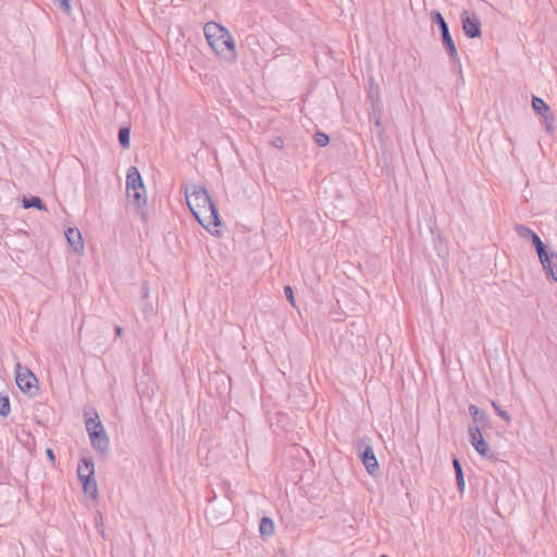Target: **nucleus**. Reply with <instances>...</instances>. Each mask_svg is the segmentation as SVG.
I'll use <instances>...</instances> for the list:
<instances>
[{
    "mask_svg": "<svg viewBox=\"0 0 557 557\" xmlns=\"http://www.w3.org/2000/svg\"><path fill=\"white\" fill-rule=\"evenodd\" d=\"M532 108L536 114L543 117L546 131L552 133L554 131L553 124L555 122V117L550 113L548 104L542 98L533 96Z\"/></svg>",
    "mask_w": 557,
    "mask_h": 557,
    "instance_id": "1a4fd4ad",
    "label": "nucleus"
},
{
    "mask_svg": "<svg viewBox=\"0 0 557 557\" xmlns=\"http://www.w3.org/2000/svg\"><path fill=\"white\" fill-rule=\"evenodd\" d=\"M368 97L373 110H375L380 104V86L374 82L373 77L369 79Z\"/></svg>",
    "mask_w": 557,
    "mask_h": 557,
    "instance_id": "6ab92c4d",
    "label": "nucleus"
},
{
    "mask_svg": "<svg viewBox=\"0 0 557 557\" xmlns=\"http://www.w3.org/2000/svg\"><path fill=\"white\" fill-rule=\"evenodd\" d=\"M144 187L145 185L138 169L136 166H131L126 174V193L132 190L144 191Z\"/></svg>",
    "mask_w": 557,
    "mask_h": 557,
    "instance_id": "f8f14e48",
    "label": "nucleus"
},
{
    "mask_svg": "<svg viewBox=\"0 0 557 557\" xmlns=\"http://www.w3.org/2000/svg\"><path fill=\"white\" fill-rule=\"evenodd\" d=\"M46 454L50 460H52V461L54 460V453L51 448H47Z\"/></svg>",
    "mask_w": 557,
    "mask_h": 557,
    "instance_id": "f704fd0d",
    "label": "nucleus"
},
{
    "mask_svg": "<svg viewBox=\"0 0 557 557\" xmlns=\"http://www.w3.org/2000/svg\"><path fill=\"white\" fill-rule=\"evenodd\" d=\"M128 199H131L137 207V212L143 220H146V211L144 210V206L147 202L146 190H132L126 193Z\"/></svg>",
    "mask_w": 557,
    "mask_h": 557,
    "instance_id": "4468645a",
    "label": "nucleus"
},
{
    "mask_svg": "<svg viewBox=\"0 0 557 557\" xmlns=\"http://www.w3.org/2000/svg\"><path fill=\"white\" fill-rule=\"evenodd\" d=\"M336 302L338 304V308L341 309L339 299L337 297H336Z\"/></svg>",
    "mask_w": 557,
    "mask_h": 557,
    "instance_id": "58836bf2",
    "label": "nucleus"
},
{
    "mask_svg": "<svg viewBox=\"0 0 557 557\" xmlns=\"http://www.w3.org/2000/svg\"><path fill=\"white\" fill-rule=\"evenodd\" d=\"M314 141L319 147H325L329 144L330 138L325 133L317 132L314 135Z\"/></svg>",
    "mask_w": 557,
    "mask_h": 557,
    "instance_id": "cd10ccee",
    "label": "nucleus"
},
{
    "mask_svg": "<svg viewBox=\"0 0 557 557\" xmlns=\"http://www.w3.org/2000/svg\"><path fill=\"white\" fill-rule=\"evenodd\" d=\"M15 382L23 393L30 396L35 395L38 391L37 377L27 367H23L20 362L15 364Z\"/></svg>",
    "mask_w": 557,
    "mask_h": 557,
    "instance_id": "39448f33",
    "label": "nucleus"
},
{
    "mask_svg": "<svg viewBox=\"0 0 557 557\" xmlns=\"http://www.w3.org/2000/svg\"><path fill=\"white\" fill-rule=\"evenodd\" d=\"M356 448L358 450L359 459L361 460L368 473L372 476L377 475L380 467L370 437L364 436L359 438L356 444Z\"/></svg>",
    "mask_w": 557,
    "mask_h": 557,
    "instance_id": "20e7f679",
    "label": "nucleus"
},
{
    "mask_svg": "<svg viewBox=\"0 0 557 557\" xmlns=\"http://www.w3.org/2000/svg\"><path fill=\"white\" fill-rule=\"evenodd\" d=\"M94 414V417L86 418L85 420V426L89 436L92 435V432L106 431L99 416L96 412Z\"/></svg>",
    "mask_w": 557,
    "mask_h": 557,
    "instance_id": "aec40b11",
    "label": "nucleus"
},
{
    "mask_svg": "<svg viewBox=\"0 0 557 557\" xmlns=\"http://www.w3.org/2000/svg\"><path fill=\"white\" fill-rule=\"evenodd\" d=\"M380 557H388L387 555H381Z\"/></svg>",
    "mask_w": 557,
    "mask_h": 557,
    "instance_id": "ea45409f",
    "label": "nucleus"
},
{
    "mask_svg": "<svg viewBox=\"0 0 557 557\" xmlns=\"http://www.w3.org/2000/svg\"><path fill=\"white\" fill-rule=\"evenodd\" d=\"M131 128L123 126L119 129V143L122 148L127 149L129 147Z\"/></svg>",
    "mask_w": 557,
    "mask_h": 557,
    "instance_id": "5701e85b",
    "label": "nucleus"
},
{
    "mask_svg": "<svg viewBox=\"0 0 557 557\" xmlns=\"http://www.w3.org/2000/svg\"><path fill=\"white\" fill-rule=\"evenodd\" d=\"M11 411L10 398L8 395L0 394V416L8 417Z\"/></svg>",
    "mask_w": 557,
    "mask_h": 557,
    "instance_id": "a878e982",
    "label": "nucleus"
},
{
    "mask_svg": "<svg viewBox=\"0 0 557 557\" xmlns=\"http://www.w3.org/2000/svg\"><path fill=\"white\" fill-rule=\"evenodd\" d=\"M65 237L69 242V245L75 252H81L84 250V240L78 228L69 227L65 232Z\"/></svg>",
    "mask_w": 557,
    "mask_h": 557,
    "instance_id": "ddd939ff",
    "label": "nucleus"
},
{
    "mask_svg": "<svg viewBox=\"0 0 557 557\" xmlns=\"http://www.w3.org/2000/svg\"><path fill=\"white\" fill-rule=\"evenodd\" d=\"M78 480L83 485L84 492L95 498L98 494V487L94 474H83V476H78Z\"/></svg>",
    "mask_w": 557,
    "mask_h": 557,
    "instance_id": "2eb2a0df",
    "label": "nucleus"
},
{
    "mask_svg": "<svg viewBox=\"0 0 557 557\" xmlns=\"http://www.w3.org/2000/svg\"><path fill=\"white\" fill-rule=\"evenodd\" d=\"M356 317L358 318V321H354L350 323V326H358L357 327V332L358 333H364L367 331V323L364 322V320L359 317V314L357 313ZM357 342H358V346L359 347H362L360 349V354L363 352V350H366V346H367V341H366V337L363 334H357Z\"/></svg>",
    "mask_w": 557,
    "mask_h": 557,
    "instance_id": "dca6fc26",
    "label": "nucleus"
},
{
    "mask_svg": "<svg viewBox=\"0 0 557 557\" xmlns=\"http://www.w3.org/2000/svg\"><path fill=\"white\" fill-rule=\"evenodd\" d=\"M149 300V288L146 282L141 285V301Z\"/></svg>",
    "mask_w": 557,
    "mask_h": 557,
    "instance_id": "2f4dec72",
    "label": "nucleus"
},
{
    "mask_svg": "<svg viewBox=\"0 0 557 557\" xmlns=\"http://www.w3.org/2000/svg\"><path fill=\"white\" fill-rule=\"evenodd\" d=\"M469 441L470 444L482 458L491 461L497 460V455L491 450L487 442L484 440L482 435L480 426H469Z\"/></svg>",
    "mask_w": 557,
    "mask_h": 557,
    "instance_id": "423d86ee",
    "label": "nucleus"
},
{
    "mask_svg": "<svg viewBox=\"0 0 557 557\" xmlns=\"http://www.w3.org/2000/svg\"><path fill=\"white\" fill-rule=\"evenodd\" d=\"M284 293L290 305L295 306V298H294V292L293 288L289 285H286L284 287Z\"/></svg>",
    "mask_w": 557,
    "mask_h": 557,
    "instance_id": "7c9ffc66",
    "label": "nucleus"
},
{
    "mask_svg": "<svg viewBox=\"0 0 557 557\" xmlns=\"http://www.w3.org/2000/svg\"><path fill=\"white\" fill-rule=\"evenodd\" d=\"M141 311L146 319H149L153 314V307L149 300L141 301Z\"/></svg>",
    "mask_w": 557,
    "mask_h": 557,
    "instance_id": "c85d7f7f",
    "label": "nucleus"
},
{
    "mask_svg": "<svg viewBox=\"0 0 557 557\" xmlns=\"http://www.w3.org/2000/svg\"><path fill=\"white\" fill-rule=\"evenodd\" d=\"M185 197L193 215L206 230L212 233V226L221 225L218 209L203 186L193 185L190 190L186 188Z\"/></svg>",
    "mask_w": 557,
    "mask_h": 557,
    "instance_id": "f257e3e1",
    "label": "nucleus"
},
{
    "mask_svg": "<svg viewBox=\"0 0 557 557\" xmlns=\"http://www.w3.org/2000/svg\"><path fill=\"white\" fill-rule=\"evenodd\" d=\"M273 145L276 147V148H282L283 147V139L277 137L274 139L273 141Z\"/></svg>",
    "mask_w": 557,
    "mask_h": 557,
    "instance_id": "72a5a7b5",
    "label": "nucleus"
},
{
    "mask_svg": "<svg viewBox=\"0 0 557 557\" xmlns=\"http://www.w3.org/2000/svg\"><path fill=\"white\" fill-rule=\"evenodd\" d=\"M334 314L336 315V320H343V317L345 315V312L342 310L341 313H337L336 311L334 312Z\"/></svg>",
    "mask_w": 557,
    "mask_h": 557,
    "instance_id": "e433bc0d",
    "label": "nucleus"
},
{
    "mask_svg": "<svg viewBox=\"0 0 557 557\" xmlns=\"http://www.w3.org/2000/svg\"><path fill=\"white\" fill-rule=\"evenodd\" d=\"M208 45L220 57L235 59V42L230 32L219 23L208 22L203 26Z\"/></svg>",
    "mask_w": 557,
    "mask_h": 557,
    "instance_id": "f03ea898",
    "label": "nucleus"
},
{
    "mask_svg": "<svg viewBox=\"0 0 557 557\" xmlns=\"http://www.w3.org/2000/svg\"><path fill=\"white\" fill-rule=\"evenodd\" d=\"M55 2L58 3L59 8L65 13V14H71L72 12V7H71V0H55Z\"/></svg>",
    "mask_w": 557,
    "mask_h": 557,
    "instance_id": "c756f323",
    "label": "nucleus"
},
{
    "mask_svg": "<svg viewBox=\"0 0 557 557\" xmlns=\"http://www.w3.org/2000/svg\"><path fill=\"white\" fill-rule=\"evenodd\" d=\"M536 253L546 275L557 282V252L549 250L546 246L543 248V251H539Z\"/></svg>",
    "mask_w": 557,
    "mask_h": 557,
    "instance_id": "6e6552de",
    "label": "nucleus"
},
{
    "mask_svg": "<svg viewBox=\"0 0 557 557\" xmlns=\"http://www.w3.org/2000/svg\"><path fill=\"white\" fill-rule=\"evenodd\" d=\"M259 532L261 536H271L274 534V522L269 517H262L259 523Z\"/></svg>",
    "mask_w": 557,
    "mask_h": 557,
    "instance_id": "412c9836",
    "label": "nucleus"
},
{
    "mask_svg": "<svg viewBox=\"0 0 557 557\" xmlns=\"http://www.w3.org/2000/svg\"><path fill=\"white\" fill-rule=\"evenodd\" d=\"M453 467H454L455 474H456L457 488L462 494L465 492L466 482H465V475H463L461 462L457 457L453 458Z\"/></svg>",
    "mask_w": 557,
    "mask_h": 557,
    "instance_id": "a211bd4d",
    "label": "nucleus"
},
{
    "mask_svg": "<svg viewBox=\"0 0 557 557\" xmlns=\"http://www.w3.org/2000/svg\"><path fill=\"white\" fill-rule=\"evenodd\" d=\"M374 123H375L376 127H381V120H380V117L376 116L375 120H374Z\"/></svg>",
    "mask_w": 557,
    "mask_h": 557,
    "instance_id": "4c0bfd02",
    "label": "nucleus"
},
{
    "mask_svg": "<svg viewBox=\"0 0 557 557\" xmlns=\"http://www.w3.org/2000/svg\"><path fill=\"white\" fill-rule=\"evenodd\" d=\"M472 421H473L474 425L483 428V429L491 425V419L484 410H481L479 416L474 417V419Z\"/></svg>",
    "mask_w": 557,
    "mask_h": 557,
    "instance_id": "393cba45",
    "label": "nucleus"
},
{
    "mask_svg": "<svg viewBox=\"0 0 557 557\" xmlns=\"http://www.w3.org/2000/svg\"><path fill=\"white\" fill-rule=\"evenodd\" d=\"M92 448L101 455L109 451L110 440L106 431L92 432L89 436Z\"/></svg>",
    "mask_w": 557,
    "mask_h": 557,
    "instance_id": "9b49d317",
    "label": "nucleus"
},
{
    "mask_svg": "<svg viewBox=\"0 0 557 557\" xmlns=\"http://www.w3.org/2000/svg\"><path fill=\"white\" fill-rule=\"evenodd\" d=\"M461 26L468 38L474 39L482 35L481 21L474 12L463 10L460 14Z\"/></svg>",
    "mask_w": 557,
    "mask_h": 557,
    "instance_id": "0eeeda50",
    "label": "nucleus"
},
{
    "mask_svg": "<svg viewBox=\"0 0 557 557\" xmlns=\"http://www.w3.org/2000/svg\"><path fill=\"white\" fill-rule=\"evenodd\" d=\"M95 474V466L90 458H82L77 467V476Z\"/></svg>",
    "mask_w": 557,
    "mask_h": 557,
    "instance_id": "4be33fe9",
    "label": "nucleus"
},
{
    "mask_svg": "<svg viewBox=\"0 0 557 557\" xmlns=\"http://www.w3.org/2000/svg\"><path fill=\"white\" fill-rule=\"evenodd\" d=\"M114 333H115L116 336L120 337L122 335V333H123V329L121 326H115Z\"/></svg>",
    "mask_w": 557,
    "mask_h": 557,
    "instance_id": "c9c22d12",
    "label": "nucleus"
},
{
    "mask_svg": "<svg viewBox=\"0 0 557 557\" xmlns=\"http://www.w3.org/2000/svg\"><path fill=\"white\" fill-rule=\"evenodd\" d=\"M22 206L24 209L34 208V209H38L40 211H47V206L41 200V198L38 196H29V197L24 196L22 199Z\"/></svg>",
    "mask_w": 557,
    "mask_h": 557,
    "instance_id": "f3484780",
    "label": "nucleus"
},
{
    "mask_svg": "<svg viewBox=\"0 0 557 557\" xmlns=\"http://www.w3.org/2000/svg\"><path fill=\"white\" fill-rule=\"evenodd\" d=\"M515 231L519 235V237L530 240L533 247L535 248L536 252L543 251V248L546 247V245L542 242L540 236L527 225L516 224Z\"/></svg>",
    "mask_w": 557,
    "mask_h": 557,
    "instance_id": "9d476101",
    "label": "nucleus"
},
{
    "mask_svg": "<svg viewBox=\"0 0 557 557\" xmlns=\"http://www.w3.org/2000/svg\"><path fill=\"white\" fill-rule=\"evenodd\" d=\"M355 295L358 298V306L361 308V311H364L369 306V295L367 290L359 288V290H355Z\"/></svg>",
    "mask_w": 557,
    "mask_h": 557,
    "instance_id": "b1692460",
    "label": "nucleus"
},
{
    "mask_svg": "<svg viewBox=\"0 0 557 557\" xmlns=\"http://www.w3.org/2000/svg\"><path fill=\"white\" fill-rule=\"evenodd\" d=\"M491 405L494 408L497 416H499L507 423H510L511 417L506 410H503L502 407L495 400H491Z\"/></svg>",
    "mask_w": 557,
    "mask_h": 557,
    "instance_id": "bb28decb",
    "label": "nucleus"
},
{
    "mask_svg": "<svg viewBox=\"0 0 557 557\" xmlns=\"http://www.w3.org/2000/svg\"><path fill=\"white\" fill-rule=\"evenodd\" d=\"M430 17L432 23L438 27L442 36V44L448 57L451 59V61L460 63L457 47L450 35L448 24L445 21L443 14L437 10H432Z\"/></svg>",
    "mask_w": 557,
    "mask_h": 557,
    "instance_id": "7ed1b4c3",
    "label": "nucleus"
},
{
    "mask_svg": "<svg viewBox=\"0 0 557 557\" xmlns=\"http://www.w3.org/2000/svg\"><path fill=\"white\" fill-rule=\"evenodd\" d=\"M469 414L471 416L472 420L474 419V417L479 416V413L481 412L482 409H480L478 406L475 405H470L469 408Z\"/></svg>",
    "mask_w": 557,
    "mask_h": 557,
    "instance_id": "473e14b6",
    "label": "nucleus"
}]
</instances>
